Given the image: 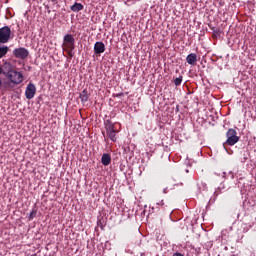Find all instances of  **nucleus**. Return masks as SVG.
I'll return each instance as SVG.
<instances>
[{"label": "nucleus", "instance_id": "obj_20", "mask_svg": "<svg viewBox=\"0 0 256 256\" xmlns=\"http://www.w3.org/2000/svg\"><path fill=\"white\" fill-rule=\"evenodd\" d=\"M52 1V3H54V5H57V0H50Z\"/></svg>", "mask_w": 256, "mask_h": 256}, {"label": "nucleus", "instance_id": "obj_17", "mask_svg": "<svg viewBox=\"0 0 256 256\" xmlns=\"http://www.w3.org/2000/svg\"><path fill=\"white\" fill-rule=\"evenodd\" d=\"M37 215V210H32L29 215V219H33Z\"/></svg>", "mask_w": 256, "mask_h": 256}, {"label": "nucleus", "instance_id": "obj_1", "mask_svg": "<svg viewBox=\"0 0 256 256\" xmlns=\"http://www.w3.org/2000/svg\"><path fill=\"white\" fill-rule=\"evenodd\" d=\"M4 76L10 83H13V85H21V82L23 81V73L16 71L13 69V64L6 62V70H4Z\"/></svg>", "mask_w": 256, "mask_h": 256}, {"label": "nucleus", "instance_id": "obj_15", "mask_svg": "<svg viewBox=\"0 0 256 256\" xmlns=\"http://www.w3.org/2000/svg\"><path fill=\"white\" fill-rule=\"evenodd\" d=\"M13 83L11 81L4 82V89H13Z\"/></svg>", "mask_w": 256, "mask_h": 256}, {"label": "nucleus", "instance_id": "obj_16", "mask_svg": "<svg viewBox=\"0 0 256 256\" xmlns=\"http://www.w3.org/2000/svg\"><path fill=\"white\" fill-rule=\"evenodd\" d=\"M6 68H7V62H4V64L0 66V75H5Z\"/></svg>", "mask_w": 256, "mask_h": 256}, {"label": "nucleus", "instance_id": "obj_13", "mask_svg": "<svg viewBox=\"0 0 256 256\" xmlns=\"http://www.w3.org/2000/svg\"><path fill=\"white\" fill-rule=\"evenodd\" d=\"M9 53V47L8 46H0V59H3L5 55Z\"/></svg>", "mask_w": 256, "mask_h": 256}, {"label": "nucleus", "instance_id": "obj_18", "mask_svg": "<svg viewBox=\"0 0 256 256\" xmlns=\"http://www.w3.org/2000/svg\"><path fill=\"white\" fill-rule=\"evenodd\" d=\"M173 256H184V255L179 253V252H176V253L173 254Z\"/></svg>", "mask_w": 256, "mask_h": 256}, {"label": "nucleus", "instance_id": "obj_12", "mask_svg": "<svg viewBox=\"0 0 256 256\" xmlns=\"http://www.w3.org/2000/svg\"><path fill=\"white\" fill-rule=\"evenodd\" d=\"M80 99L82 103H87V101H89V92L87 91V89H84L80 93Z\"/></svg>", "mask_w": 256, "mask_h": 256}, {"label": "nucleus", "instance_id": "obj_10", "mask_svg": "<svg viewBox=\"0 0 256 256\" xmlns=\"http://www.w3.org/2000/svg\"><path fill=\"white\" fill-rule=\"evenodd\" d=\"M101 163L105 167H107L108 165H111V155L108 153L103 154L101 158Z\"/></svg>", "mask_w": 256, "mask_h": 256}, {"label": "nucleus", "instance_id": "obj_5", "mask_svg": "<svg viewBox=\"0 0 256 256\" xmlns=\"http://www.w3.org/2000/svg\"><path fill=\"white\" fill-rule=\"evenodd\" d=\"M13 39V32L9 26L0 28V43L5 44Z\"/></svg>", "mask_w": 256, "mask_h": 256}, {"label": "nucleus", "instance_id": "obj_14", "mask_svg": "<svg viewBox=\"0 0 256 256\" xmlns=\"http://www.w3.org/2000/svg\"><path fill=\"white\" fill-rule=\"evenodd\" d=\"M181 83H183V76H180V77H178V78H176V79L174 80V85H175L176 87H179V85H181Z\"/></svg>", "mask_w": 256, "mask_h": 256}, {"label": "nucleus", "instance_id": "obj_8", "mask_svg": "<svg viewBox=\"0 0 256 256\" xmlns=\"http://www.w3.org/2000/svg\"><path fill=\"white\" fill-rule=\"evenodd\" d=\"M94 53L95 55H101V53H105V44L103 42H96L94 44Z\"/></svg>", "mask_w": 256, "mask_h": 256}, {"label": "nucleus", "instance_id": "obj_7", "mask_svg": "<svg viewBox=\"0 0 256 256\" xmlns=\"http://www.w3.org/2000/svg\"><path fill=\"white\" fill-rule=\"evenodd\" d=\"M35 93H37V88L35 87V84L29 83L25 90V97L28 100L33 99L35 97Z\"/></svg>", "mask_w": 256, "mask_h": 256}, {"label": "nucleus", "instance_id": "obj_21", "mask_svg": "<svg viewBox=\"0 0 256 256\" xmlns=\"http://www.w3.org/2000/svg\"><path fill=\"white\" fill-rule=\"evenodd\" d=\"M117 97H123V93L117 94Z\"/></svg>", "mask_w": 256, "mask_h": 256}, {"label": "nucleus", "instance_id": "obj_9", "mask_svg": "<svg viewBox=\"0 0 256 256\" xmlns=\"http://www.w3.org/2000/svg\"><path fill=\"white\" fill-rule=\"evenodd\" d=\"M186 62L188 65H196L197 64V54L191 53L186 57Z\"/></svg>", "mask_w": 256, "mask_h": 256}, {"label": "nucleus", "instance_id": "obj_11", "mask_svg": "<svg viewBox=\"0 0 256 256\" xmlns=\"http://www.w3.org/2000/svg\"><path fill=\"white\" fill-rule=\"evenodd\" d=\"M70 9L73 11V13H79V11H83V9H85V6H83L81 3L75 2L74 5L70 7Z\"/></svg>", "mask_w": 256, "mask_h": 256}, {"label": "nucleus", "instance_id": "obj_6", "mask_svg": "<svg viewBox=\"0 0 256 256\" xmlns=\"http://www.w3.org/2000/svg\"><path fill=\"white\" fill-rule=\"evenodd\" d=\"M13 55L16 59L25 60L27 59V57H29V50H27V48L24 47L15 48L13 50Z\"/></svg>", "mask_w": 256, "mask_h": 256}, {"label": "nucleus", "instance_id": "obj_22", "mask_svg": "<svg viewBox=\"0 0 256 256\" xmlns=\"http://www.w3.org/2000/svg\"><path fill=\"white\" fill-rule=\"evenodd\" d=\"M1 85H3V81H1V79H0V87H1Z\"/></svg>", "mask_w": 256, "mask_h": 256}, {"label": "nucleus", "instance_id": "obj_4", "mask_svg": "<svg viewBox=\"0 0 256 256\" xmlns=\"http://www.w3.org/2000/svg\"><path fill=\"white\" fill-rule=\"evenodd\" d=\"M226 141L224 142V145H228L229 147H233V145H236V143H239V136H237V130L230 128L226 132Z\"/></svg>", "mask_w": 256, "mask_h": 256}, {"label": "nucleus", "instance_id": "obj_2", "mask_svg": "<svg viewBox=\"0 0 256 256\" xmlns=\"http://www.w3.org/2000/svg\"><path fill=\"white\" fill-rule=\"evenodd\" d=\"M63 50L67 52L68 57H75V38L71 34H66L63 38Z\"/></svg>", "mask_w": 256, "mask_h": 256}, {"label": "nucleus", "instance_id": "obj_19", "mask_svg": "<svg viewBox=\"0 0 256 256\" xmlns=\"http://www.w3.org/2000/svg\"><path fill=\"white\" fill-rule=\"evenodd\" d=\"M201 185H202L203 189H207V184H203V182H201Z\"/></svg>", "mask_w": 256, "mask_h": 256}, {"label": "nucleus", "instance_id": "obj_23", "mask_svg": "<svg viewBox=\"0 0 256 256\" xmlns=\"http://www.w3.org/2000/svg\"><path fill=\"white\" fill-rule=\"evenodd\" d=\"M198 187H199V189H201V184L200 183H198Z\"/></svg>", "mask_w": 256, "mask_h": 256}, {"label": "nucleus", "instance_id": "obj_3", "mask_svg": "<svg viewBox=\"0 0 256 256\" xmlns=\"http://www.w3.org/2000/svg\"><path fill=\"white\" fill-rule=\"evenodd\" d=\"M105 129L107 139H110L113 143H117V134L119 131L115 128V123H112L111 120H106Z\"/></svg>", "mask_w": 256, "mask_h": 256}]
</instances>
